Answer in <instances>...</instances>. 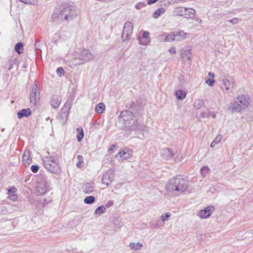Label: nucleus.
<instances>
[{
	"label": "nucleus",
	"mask_w": 253,
	"mask_h": 253,
	"mask_svg": "<svg viewBox=\"0 0 253 253\" xmlns=\"http://www.w3.org/2000/svg\"><path fill=\"white\" fill-rule=\"evenodd\" d=\"M77 15V8L69 3H65L54 10L52 19L55 21H67L73 19Z\"/></svg>",
	"instance_id": "f257e3e1"
},
{
	"label": "nucleus",
	"mask_w": 253,
	"mask_h": 253,
	"mask_svg": "<svg viewBox=\"0 0 253 253\" xmlns=\"http://www.w3.org/2000/svg\"><path fill=\"white\" fill-rule=\"evenodd\" d=\"M119 118H123L124 127L126 130L129 131L134 130L138 132L145 131L146 126L139 124L131 111H123L120 114Z\"/></svg>",
	"instance_id": "f03ea898"
},
{
	"label": "nucleus",
	"mask_w": 253,
	"mask_h": 253,
	"mask_svg": "<svg viewBox=\"0 0 253 253\" xmlns=\"http://www.w3.org/2000/svg\"><path fill=\"white\" fill-rule=\"evenodd\" d=\"M189 185V181L186 177L176 175L169 180L166 189L169 192H176L182 194L187 191Z\"/></svg>",
	"instance_id": "7ed1b4c3"
},
{
	"label": "nucleus",
	"mask_w": 253,
	"mask_h": 253,
	"mask_svg": "<svg viewBox=\"0 0 253 253\" xmlns=\"http://www.w3.org/2000/svg\"><path fill=\"white\" fill-rule=\"evenodd\" d=\"M251 99L249 96L246 95H238L234 103L229 105L228 109L231 112H239L246 109L249 105Z\"/></svg>",
	"instance_id": "20e7f679"
},
{
	"label": "nucleus",
	"mask_w": 253,
	"mask_h": 253,
	"mask_svg": "<svg viewBox=\"0 0 253 253\" xmlns=\"http://www.w3.org/2000/svg\"><path fill=\"white\" fill-rule=\"evenodd\" d=\"M44 167L49 172L58 174L61 171L58 161L54 156H44L42 158Z\"/></svg>",
	"instance_id": "39448f33"
},
{
	"label": "nucleus",
	"mask_w": 253,
	"mask_h": 253,
	"mask_svg": "<svg viewBox=\"0 0 253 253\" xmlns=\"http://www.w3.org/2000/svg\"><path fill=\"white\" fill-rule=\"evenodd\" d=\"M234 80L230 77H224L221 83V88L227 94L232 93L235 88Z\"/></svg>",
	"instance_id": "423d86ee"
},
{
	"label": "nucleus",
	"mask_w": 253,
	"mask_h": 253,
	"mask_svg": "<svg viewBox=\"0 0 253 253\" xmlns=\"http://www.w3.org/2000/svg\"><path fill=\"white\" fill-rule=\"evenodd\" d=\"M93 59V56L88 49H84L81 52L79 57L75 59L76 64H83Z\"/></svg>",
	"instance_id": "0eeeda50"
},
{
	"label": "nucleus",
	"mask_w": 253,
	"mask_h": 253,
	"mask_svg": "<svg viewBox=\"0 0 253 253\" xmlns=\"http://www.w3.org/2000/svg\"><path fill=\"white\" fill-rule=\"evenodd\" d=\"M40 98V88L36 84H34L32 87V91L30 94V103L31 106H35Z\"/></svg>",
	"instance_id": "6e6552de"
},
{
	"label": "nucleus",
	"mask_w": 253,
	"mask_h": 253,
	"mask_svg": "<svg viewBox=\"0 0 253 253\" xmlns=\"http://www.w3.org/2000/svg\"><path fill=\"white\" fill-rule=\"evenodd\" d=\"M176 12L179 15L184 16L186 18H193L196 13V11L193 8L182 7H177Z\"/></svg>",
	"instance_id": "1a4fd4ad"
},
{
	"label": "nucleus",
	"mask_w": 253,
	"mask_h": 253,
	"mask_svg": "<svg viewBox=\"0 0 253 253\" xmlns=\"http://www.w3.org/2000/svg\"><path fill=\"white\" fill-rule=\"evenodd\" d=\"M133 31V24L131 22H126L124 26V29L122 34L123 42L129 40L131 36Z\"/></svg>",
	"instance_id": "9d476101"
},
{
	"label": "nucleus",
	"mask_w": 253,
	"mask_h": 253,
	"mask_svg": "<svg viewBox=\"0 0 253 253\" xmlns=\"http://www.w3.org/2000/svg\"><path fill=\"white\" fill-rule=\"evenodd\" d=\"M115 178L113 170L109 169L105 171L102 177V182L106 186L109 185Z\"/></svg>",
	"instance_id": "9b49d317"
},
{
	"label": "nucleus",
	"mask_w": 253,
	"mask_h": 253,
	"mask_svg": "<svg viewBox=\"0 0 253 253\" xmlns=\"http://www.w3.org/2000/svg\"><path fill=\"white\" fill-rule=\"evenodd\" d=\"M38 195H42L45 194L49 190L48 182L44 179H41L36 187Z\"/></svg>",
	"instance_id": "f8f14e48"
},
{
	"label": "nucleus",
	"mask_w": 253,
	"mask_h": 253,
	"mask_svg": "<svg viewBox=\"0 0 253 253\" xmlns=\"http://www.w3.org/2000/svg\"><path fill=\"white\" fill-rule=\"evenodd\" d=\"M214 210V207L213 206H210L207 207L205 209L200 211L198 212V215L202 219L207 218L211 216Z\"/></svg>",
	"instance_id": "ddd939ff"
},
{
	"label": "nucleus",
	"mask_w": 253,
	"mask_h": 253,
	"mask_svg": "<svg viewBox=\"0 0 253 253\" xmlns=\"http://www.w3.org/2000/svg\"><path fill=\"white\" fill-rule=\"evenodd\" d=\"M161 155L162 158L166 160L172 159L174 156L173 150L167 148L161 150Z\"/></svg>",
	"instance_id": "4468645a"
},
{
	"label": "nucleus",
	"mask_w": 253,
	"mask_h": 253,
	"mask_svg": "<svg viewBox=\"0 0 253 253\" xmlns=\"http://www.w3.org/2000/svg\"><path fill=\"white\" fill-rule=\"evenodd\" d=\"M132 153L133 151L131 150L125 148L122 151L119 152L116 156L118 157L119 156L122 160H125L129 159L132 156Z\"/></svg>",
	"instance_id": "2eb2a0df"
},
{
	"label": "nucleus",
	"mask_w": 253,
	"mask_h": 253,
	"mask_svg": "<svg viewBox=\"0 0 253 253\" xmlns=\"http://www.w3.org/2000/svg\"><path fill=\"white\" fill-rule=\"evenodd\" d=\"M139 42L142 45H147L151 42V39L149 37V32L144 31L141 37L137 38Z\"/></svg>",
	"instance_id": "dca6fc26"
},
{
	"label": "nucleus",
	"mask_w": 253,
	"mask_h": 253,
	"mask_svg": "<svg viewBox=\"0 0 253 253\" xmlns=\"http://www.w3.org/2000/svg\"><path fill=\"white\" fill-rule=\"evenodd\" d=\"M192 54L191 50L187 48H183L181 50V58L184 60H190L191 59Z\"/></svg>",
	"instance_id": "f3484780"
},
{
	"label": "nucleus",
	"mask_w": 253,
	"mask_h": 253,
	"mask_svg": "<svg viewBox=\"0 0 253 253\" xmlns=\"http://www.w3.org/2000/svg\"><path fill=\"white\" fill-rule=\"evenodd\" d=\"M84 191L86 194H90L94 191L95 183L93 182H87L84 186Z\"/></svg>",
	"instance_id": "a211bd4d"
},
{
	"label": "nucleus",
	"mask_w": 253,
	"mask_h": 253,
	"mask_svg": "<svg viewBox=\"0 0 253 253\" xmlns=\"http://www.w3.org/2000/svg\"><path fill=\"white\" fill-rule=\"evenodd\" d=\"M61 99L59 96L54 95L51 99V105L55 108H58L61 103Z\"/></svg>",
	"instance_id": "6ab92c4d"
},
{
	"label": "nucleus",
	"mask_w": 253,
	"mask_h": 253,
	"mask_svg": "<svg viewBox=\"0 0 253 253\" xmlns=\"http://www.w3.org/2000/svg\"><path fill=\"white\" fill-rule=\"evenodd\" d=\"M23 162L25 165H29L31 162L32 159L30 156V152L29 150H26L23 155Z\"/></svg>",
	"instance_id": "aec40b11"
},
{
	"label": "nucleus",
	"mask_w": 253,
	"mask_h": 253,
	"mask_svg": "<svg viewBox=\"0 0 253 253\" xmlns=\"http://www.w3.org/2000/svg\"><path fill=\"white\" fill-rule=\"evenodd\" d=\"M31 114V111L30 109H23L17 113V117L19 119L22 118L24 117H28Z\"/></svg>",
	"instance_id": "412c9836"
},
{
	"label": "nucleus",
	"mask_w": 253,
	"mask_h": 253,
	"mask_svg": "<svg viewBox=\"0 0 253 253\" xmlns=\"http://www.w3.org/2000/svg\"><path fill=\"white\" fill-rule=\"evenodd\" d=\"M129 247L133 251L140 250L143 247V245L141 243H130Z\"/></svg>",
	"instance_id": "4be33fe9"
},
{
	"label": "nucleus",
	"mask_w": 253,
	"mask_h": 253,
	"mask_svg": "<svg viewBox=\"0 0 253 253\" xmlns=\"http://www.w3.org/2000/svg\"><path fill=\"white\" fill-rule=\"evenodd\" d=\"M176 98L178 100H183L186 96V92L182 90H179L175 92Z\"/></svg>",
	"instance_id": "5701e85b"
},
{
	"label": "nucleus",
	"mask_w": 253,
	"mask_h": 253,
	"mask_svg": "<svg viewBox=\"0 0 253 253\" xmlns=\"http://www.w3.org/2000/svg\"><path fill=\"white\" fill-rule=\"evenodd\" d=\"M105 109V105L103 103H99L95 107V111L98 114H101Z\"/></svg>",
	"instance_id": "b1692460"
},
{
	"label": "nucleus",
	"mask_w": 253,
	"mask_h": 253,
	"mask_svg": "<svg viewBox=\"0 0 253 253\" xmlns=\"http://www.w3.org/2000/svg\"><path fill=\"white\" fill-rule=\"evenodd\" d=\"M77 131L78 132L77 135V140L78 142H81L84 136L83 129L82 127H79L77 128Z\"/></svg>",
	"instance_id": "393cba45"
},
{
	"label": "nucleus",
	"mask_w": 253,
	"mask_h": 253,
	"mask_svg": "<svg viewBox=\"0 0 253 253\" xmlns=\"http://www.w3.org/2000/svg\"><path fill=\"white\" fill-rule=\"evenodd\" d=\"M204 105V102L202 99H197L194 103V106L197 109H200Z\"/></svg>",
	"instance_id": "a878e982"
},
{
	"label": "nucleus",
	"mask_w": 253,
	"mask_h": 253,
	"mask_svg": "<svg viewBox=\"0 0 253 253\" xmlns=\"http://www.w3.org/2000/svg\"><path fill=\"white\" fill-rule=\"evenodd\" d=\"M222 138V136L221 134L217 135L211 144V147L213 148L216 145L219 143Z\"/></svg>",
	"instance_id": "bb28decb"
},
{
	"label": "nucleus",
	"mask_w": 253,
	"mask_h": 253,
	"mask_svg": "<svg viewBox=\"0 0 253 253\" xmlns=\"http://www.w3.org/2000/svg\"><path fill=\"white\" fill-rule=\"evenodd\" d=\"M175 37L179 36L180 38L176 39L177 41L183 40L186 38V33L181 30H179L175 33Z\"/></svg>",
	"instance_id": "cd10ccee"
},
{
	"label": "nucleus",
	"mask_w": 253,
	"mask_h": 253,
	"mask_svg": "<svg viewBox=\"0 0 253 253\" xmlns=\"http://www.w3.org/2000/svg\"><path fill=\"white\" fill-rule=\"evenodd\" d=\"M15 51L19 54H20L23 52V45L22 43L18 42L15 46Z\"/></svg>",
	"instance_id": "c85d7f7f"
},
{
	"label": "nucleus",
	"mask_w": 253,
	"mask_h": 253,
	"mask_svg": "<svg viewBox=\"0 0 253 253\" xmlns=\"http://www.w3.org/2000/svg\"><path fill=\"white\" fill-rule=\"evenodd\" d=\"M165 10L164 8H159L157 10H156L154 13L153 16L154 17L157 18L159 16H160L162 14L164 13Z\"/></svg>",
	"instance_id": "c756f323"
},
{
	"label": "nucleus",
	"mask_w": 253,
	"mask_h": 253,
	"mask_svg": "<svg viewBox=\"0 0 253 253\" xmlns=\"http://www.w3.org/2000/svg\"><path fill=\"white\" fill-rule=\"evenodd\" d=\"M176 40L175 33L170 32L167 34V42H172Z\"/></svg>",
	"instance_id": "7c9ffc66"
},
{
	"label": "nucleus",
	"mask_w": 253,
	"mask_h": 253,
	"mask_svg": "<svg viewBox=\"0 0 253 253\" xmlns=\"http://www.w3.org/2000/svg\"><path fill=\"white\" fill-rule=\"evenodd\" d=\"M77 159L78 160V163L76 164L77 167L80 168L83 167L84 166V158L81 155H78L77 157Z\"/></svg>",
	"instance_id": "2f4dec72"
},
{
	"label": "nucleus",
	"mask_w": 253,
	"mask_h": 253,
	"mask_svg": "<svg viewBox=\"0 0 253 253\" xmlns=\"http://www.w3.org/2000/svg\"><path fill=\"white\" fill-rule=\"evenodd\" d=\"M106 211V207H105L104 206H101L98 207L95 211V214H100L101 213H103L105 212Z\"/></svg>",
	"instance_id": "473e14b6"
},
{
	"label": "nucleus",
	"mask_w": 253,
	"mask_h": 253,
	"mask_svg": "<svg viewBox=\"0 0 253 253\" xmlns=\"http://www.w3.org/2000/svg\"><path fill=\"white\" fill-rule=\"evenodd\" d=\"M95 201V197L93 196H89L86 197L84 199V202L86 204H91L94 203Z\"/></svg>",
	"instance_id": "72a5a7b5"
},
{
	"label": "nucleus",
	"mask_w": 253,
	"mask_h": 253,
	"mask_svg": "<svg viewBox=\"0 0 253 253\" xmlns=\"http://www.w3.org/2000/svg\"><path fill=\"white\" fill-rule=\"evenodd\" d=\"M210 170V169L208 166H204L200 169L201 173L204 177L207 175Z\"/></svg>",
	"instance_id": "f704fd0d"
},
{
	"label": "nucleus",
	"mask_w": 253,
	"mask_h": 253,
	"mask_svg": "<svg viewBox=\"0 0 253 253\" xmlns=\"http://www.w3.org/2000/svg\"><path fill=\"white\" fill-rule=\"evenodd\" d=\"M171 215V214L170 212H166L165 214H163L161 216V219L162 221H165L168 219Z\"/></svg>",
	"instance_id": "c9c22d12"
},
{
	"label": "nucleus",
	"mask_w": 253,
	"mask_h": 253,
	"mask_svg": "<svg viewBox=\"0 0 253 253\" xmlns=\"http://www.w3.org/2000/svg\"><path fill=\"white\" fill-rule=\"evenodd\" d=\"M158 40L160 42H167V34L163 33L158 37Z\"/></svg>",
	"instance_id": "e433bc0d"
},
{
	"label": "nucleus",
	"mask_w": 253,
	"mask_h": 253,
	"mask_svg": "<svg viewBox=\"0 0 253 253\" xmlns=\"http://www.w3.org/2000/svg\"><path fill=\"white\" fill-rule=\"evenodd\" d=\"M16 191L17 189L14 186H12V187L8 189V196H9L11 194H15Z\"/></svg>",
	"instance_id": "4c0bfd02"
},
{
	"label": "nucleus",
	"mask_w": 253,
	"mask_h": 253,
	"mask_svg": "<svg viewBox=\"0 0 253 253\" xmlns=\"http://www.w3.org/2000/svg\"><path fill=\"white\" fill-rule=\"evenodd\" d=\"M40 167L37 165H33L31 166V169L33 173H37L39 170Z\"/></svg>",
	"instance_id": "58836bf2"
},
{
	"label": "nucleus",
	"mask_w": 253,
	"mask_h": 253,
	"mask_svg": "<svg viewBox=\"0 0 253 253\" xmlns=\"http://www.w3.org/2000/svg\"><path fill=\"white\" fill-rule=\"evenodd\" d=\"M145 5L146 4L144 2H139L135 5V7L136 9L139 10L144 7Z\"/></svg>",
	"instance_id": "ea45409f"
},
{
	"label": "nucleus",
	"mask_w": 253,
	"mask_h": 253,
	"mask_svg": "<svg viewBox=\"0 0 253 253\" xmlns=\"http://www.w3.org/2000/svg\"><path fill=\"white\" fill-rule=\"evenodd\" d=\"M206 83L209 86H212L215 83V80L214 79H209L206 81Z\"/></svg>",
	"instance_id": "a19ab883"
},
{
	"label": "nucleus",
	"mask_w": 253,
	"mask_h": 253,
	"mask_svg": "<svg viewBox=\"0 0 253 253\" xmlns=\"http://www.w3.org/2000/svg\"><path fill=\"white\" fill-rule=\"evenodd\" d=\"M7 197L9 198V199H10V200H12L13 201H16L17 199V198H18L16 193L13 194H11L10 195L8 196Z\"/></svg>",
	"instance_id": "79ce46f5"
},
{
	"label": "nucleus",
	"mask_w": 253,
	"mask_h": 253,
	"mask_svg": "<svg viewBox=\"0 0 253 253\" xmlns=\"http://www.w3.org/2000/svg\"><path fill=\"white\" fill-rule=\"evenodd\" d=\"M239 21H240V20L238 18H237L236 17H234V18L231 19V20H230L229 21V22L231 23L233 25H236L239 22Z\"/></svg>",
	"instance_id": "37998d69"
},
{
	"label": "nucleus",
	"mask_w": 253,
	"mask_h": 253,
	"mask_svg": "<svg viewBox=\"0 0 253 253\" xmlns=\"http://www.w3.org/2000/svg\"><path fill=\"white\" fill-rule=\"evenodd\" d=\"M64 70L63 68L62 67H59L57 69V73L60 76H61L62 75H64Z\"/></svg>",
	"instance_id": "c03bdc74"
},
{
	"label": "nucleus",
	"mask_w": 253,
	"mask_h": 253,
	"mask_svg": "<svg viewBox=\"0 0 253 253\" xmlns=\"http://www.w3.org/2000/svg\"><path fill=\"white\" fill-rule=\"evenodd\" d=\"M51 201V199H44L43 201L42 202V207H44L46 204L50 203Z\"/></svg>",
	"instance_id": "a18cd8bd"
},
{
	"label": "nucleus",
	"mask_w": 253,
	"mask_h": 253,
	"mask_svg": "<svg viewBox=\"0 0 253 253\" xmlns=\"http://www.w3.org/2000/svg\"><path fill=\"white\" fill-rule=\"evenodd\" d=\"M114 205V201L112 200H109L107 201V202L106 204V208H109L112 206Z\"/></svg>",
	"instance_id": "49530a36"
},
{
	"label": "nucleus",
	"mask_w": 253,
	"mask_h": 253,
	"mask_svg": "<svg viewBox=\"0 0 253 253\" xmlns=\"http://www.w3.org/2000/svg\"><path fill=\"white\" fill-rule=\"evenodd\" d=\"M176 51V48L174 46L170 47L169 50V52L171 54L175 53Z\"/></svg>",
	"instance_id": "de8ad7c7"
},
{
	"label": "nucleus",
	"mask_w": 253,
	"mask_h": 253,
	"mask_svg": "<svg viewBox=\"0 0 253 253\" xmlns=\"http://www.w3.org/2000/svg\"><path fill=\"white\" fill-rule=\"evenodd\" d=\"M116 147V145L115 144H113L111 145V147L109 148L108 152L111 153L114 151V149Z\"/></svg>",
	"instance_id": "09e8293b"
},
{
	"label": "nucleus",
	"mask_w": 253,
	"mask_h": 253,
	"mask_svg": "<svg viewBox=\"0 0 253 253\" xmlns=\"http://www.w3.org/2000/svg\"><path fill=\"white\" fill-rule=\"evenodd\" d=\"M151 227L152 229L158 228L160 227L158 223L153 224L151 225Z\"/></svg>",
	"instance_id": "8fccbe9b"
},
{
	"label": "nucleus",
	"mask_w": 253,
	"mask_h": 253,
	"mask_svg": "<svg viewBox=\"0 0 253 253\" xmlns=\"http://www.w3.org/2000/svg\"><path fill=\"white\" fill-rule=\"evenodd\" d=\"M172 0H161V2L165 3V4H169Z\"/></svg>",
	"instance_id": "3c124183"
},
{
	"label": "nucleus",
	"mask_w": 253,
	"mask_h": 253,
	"mask_svg": "<svg viewBox=\"0 0 253 253\" xmlns=\"http://www.w3.org/2000/svg\"><path fill=\"white\" fill-rule=\"evenodd\" d=\"M158 0H148V4H152L153 3H154L155 2H156L157 1H158Z\"/></svg>",
	"instance_id": "603ef678"
},
{
	"label": "nucleus",
	"mask_w": 253,
	"mask_h": 253,
	"mask_svg": "<svg viewBox=\"0 0 253 253\" xmlns=\"http://www.w3.org/2000/svg\"><path fill=\"white\" fill-rule=\"evenodd\" d=\"M208 75L211 77L212 78V79H213V78L215 77V75L212 72H209V74H208Z\"/></svg>",
	"instance_id": "864d4df0"
},
{
	"label": "nucleus",
	"mask_w": 253,
	"mask_h": 253,
	"mask_svg": "<svg viewBox=\"0 0 253 253\" xmlns=\"http://www.w3.org/2000/svg\"><path fill=\"white\" fill-rule=\"evenodd\" d=\"M13 63L12 62H10L9 64L8 67V70H11L13 68Z\"/></svg>",
	"instance_id": "5fc2aeb1"
},
{
	"label": "nucleus",
	"mask_w": 253,
	"mask_h": 253,
	"mask_svg": "<svg viewBox=\"0 0 253 253\" xmlns=\"http://www.w3.org/2000/svg\"><path fill=\"white\" fill-rule=\"evenodd\" d=\"M212 117H213V118H214L215 117V115L214 114V115H212Z\"/></svg>",
	"instance_id": "6e6d98bb"
},
{
	"label": "nucleus",
	"mask_w": 253,
	"mask_h": 253,
	"mask_svg": "<svg viewBox=\"0 0 253 253\" xmlns=\"http://www.w3.org/2000/svg\"><path fill=\"white\" fill-rule=\"evenodd\" d=\"M49 117H48V118H46V121H48V120H49Z\"/></svg>",
	"instance_id": "4d7b16f0"
}]
</instances>
